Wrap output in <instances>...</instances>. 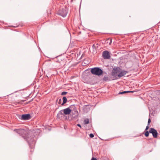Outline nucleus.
<instances>
[{
    "mask_svg": "<svg viewBox=\"0 0 160 160\" xmlns=\"http://www.w3.org/2000/svg\"><path fill=\"white\" fill-rule=\"evenodd\" d=\"M91 72L92 74L97 76H100L103 73V71L99 67L91 68Z\"/></svg>",
    "mask_w": 160,
    "mask_h": 160,
    "instance_id": "1",
    "label": "nucleus"
},
{
    "mask_svg": "<svg viewBox=\"0 0 160 160\" xmlns=\"http://www.w3.org/2000/svg\"><path fill=\"white\" fill-rule=\"evenodd\" d=\"M121 69L119 67H114L112 71V75L114 77L118 78Z\"/></svg>",
    "mask_w": 160,
    "mask_h": 160,
    "instance_id": "2",
    "label": "nucleus"
},
{
    "mask_svg": "<svg viewBox=\"0 0 160 160\" xmlns=\"http://www.w3.org/2000/svg\"><path fill=\"white\" fill-rule=\"evenodd\" d=\"M71 115L73 118H77L78 116V112L76 108L74 106L72 108V111L70 113Z\"/></svg>",
    "mask_w": 160,
    "mask_h": 160,
    "instance_id": "3",
    "label": "nucleus"
},
{
    "mask_svg": "<svg viewBox=\"0 0 160 160\" xmlns=\"http://www.w3.org/2000/svg\"><path fill=\"white\" fill-rule=\"evenodd\" d=\"M68 13V10L67 9L64 7L63 8H62V9L60 10L58 12V14L62 16L63 17H65Z\"/></svg>",
    "mask_w": 160,
    "mask_h": 160,
    "instance_id": "4",
    "label": "nucleus"
},
{
    "mask_svg": "<svg viewBox=\"0 0 160 160\" xmlns=\"http://www.w3.org/2000/svg\"><path fill=\"white\" fill-rule=\"evenodd\" d=\"M26 140L30 145H34L36 142L35 139L34 138L33 136L30 137L28 136L26 139Z\"/></svg>",
    "mask_w": 160,
    "mask_h": 160,
    "instance_id": "5",
    "label": "nucleus"
},
{
    "mask_svg": "<svg viewBox=\"0 0 160 160\" xmlns=\"http://www.w3.org/2000/svg\"><path fill=\"white\" fill-rule=\"evenodd\" d=\"M74 107V105H71L68 108L63 109L64 111V113L65 115L69 114L71 112L72 107Z\"/></svg>",
    "mask_w": 160,
    "mask_h": 160,
    "instance_id": "6",
    "label": "nucleus"
},
{
    "mask_svg": "<svg viewBox=\"0 0 160 160\" xmlns=\"http://www.w3.org/2000/svg\"><path fill=\"white\" fill-rule=\"evenodd\" d=\"M31 118V116L30 114H22L21 115L20 118L23 120H27Z\"/></svg>",
    "mask_w": 160,
    "mask_h": 160,
    "instance_id": "7",
    "label": "nucleus"
},
{
    "mask_svg": "<svg viewBox=\"0 0 160 160\" xmlns=\"http://www.w3.org/2000/svg\"><path fill=\"white\" fill-rule=\"evenodd\" d=\"M102 56L104 59H109L110 58V53L107 51H105L103 52Z\"/></svg>",
    "mask_w": 160,
    "mask_h": 160,
    "instance_id": "8",
    "label": "nucleus"
},
{
    "mask_svg": "<svg viewBox=\"0 0 160 160\" xmlns=\"http://www.w3.org/2000/svg\"><path fill=\"white\" fill-rule=\"evenodd\" d=\"M149 132L150 133H152L153 135V136L154 138H156L157 137L158 132L156 130L153 128H150V130L149 131Z\"/></svg>",
    "mask_w": 160,
    "mask_h": 160,
    "instance_id": "9",
    "label": "nucleus"
},
{
    "mask_svg": "<svg viewBox=\"0 0 160 160\" xmlns=\"http://www.w3.org/2000/svg\"><path fill=\"white\" fill-rule=\"evenodd\" d=\"M127 73H128L127 71L121 69L118 75V78H116V79L120 78L121 77L125 75Z\"/></svg>",
    "mask_w": 160,
    "mask_h": 160,
    "instance_id": "10",
    "label": "nucleus"
},
{
    "mask_svg": "<svg viewBox=\"0 0 160 160\" xmlns=\"http://www.w3.org/2000/svg\"><path fill=\"white\" fill-rule=\"evenodd\" d=\"M15 131L18 133L20 135H23V134H26V131L23 129H18L14 130Z\"/></svg>",
    "mask_w": 160,
    "mask_h": 160,
    "instance_id": "11",
    "label": "nucleus"
},
{
    "mask_svg": "<svg viewBox=\"0 0 160 160\" xmlns=\"http://www.w3.org/2000/svg\"><path fill=\"white\" fill-rule=\"evenodd\" d=\"M64 114L63 110H61L58 112L57 117L58 118L60 119L62 117V116L64 115Z\"/></svg>",
    "mask_w": 160,
    "mask_h": 160,
    "instance_id": "12",
    "label": "nucleus"
},
{
    "mask_svg": "<svg viewBox=\"0 0 160 160\" xmlns=\"http://www.w3.org/2000/svg\"><path fill=\"white\" fill-rule=\"evenodd\" d=\"M103 80L105 81H110V79L108 76H106L104 77Z\"/></svg>",
    "mask_w": 160,
    "mask_h": 160,
    "instance_id": "13",
    "label": "nucleus"
},
{
    "mask_svg": "<svg viewBox=\"0 0 160 160\" xmlns=\"http://www.w3.org/2000/svg\"><path fill=\"white\" fill-rule=\"evenodd\" d=\"M62 99L63 102L61 104V105H64L66 102L67 100V98L65 97H63Z\"/></svg>",
    "mask_w": 160,
    "mask_h": 160,
    "instance_id": "14",
    "label": "nucleus"
},
{
    "mask_svg": "<svg viewBox=\"0 0 160 160\" xmlns=\"http://www.w3.org/2000/svg\"><path fill=\"white\" fill-rule=\"evenodd\" d=\"M133 91H124L122 92H120L119 93V94H123L128 92H133Z\"/></svg>",
    "mask_w": 160,
    "mask_h": 160,
    "instance_id": "15",
    "label": "nucleus"
},
{
    "mask_svg": "<svg viewBox=\"0 0 160 160\" xmlns=\"http://www.w3.org/2000/svg\"><path fill=\"white\" fill-rule=\"evenodd\" d=\"M84 124H87L89 123V120L88 119H86L84 120Z\"/></svg>",
    "mask_w": 160,
    "mask_h": 160,
    "instance_id": "16",
    "label": "nucleus"
},
{
    "mask_svg": "<svg viewBox=\"0 0 160 160\" xmlns=\"http://www.w3.org/2000/svg\"><path fill=\"white\" fill-rule=\"evenodd\" d=\"M149 133L148 131H146L145 133V135L146 137H147L149 136Z\"/></svg>",
    "mask_w": 160,
    "mask_h": 160,
    "instance_id": "17",
    "label": "nucleus"
},
{
    "mask_svg": "<svg viewBox=\"0 0 160 160\" xmlns=\"http://www.w3.org/2000/svg\"><path fill=\"white\" fill-rule=\"evenodd\" d=\"M62 99L61 98L60 99H58L57 100V101L58 102V103L59 104H61L62 102Z\"/></svg>",
    "mask_w": 160,
    "mask_h": 160,
    "instance_id": "18",
    "label": "nucleus"
},
{
    "mask_svg": "<svg viewBox=\"0 0 160 160\" xmlns=\"http://www.w3.org/2000/svg\"><path fill=\"white\" fill-rule=\"evenodd\" d=\"M67 93V92H62L61 95H66Z\"/></svg>",
    "mask_w": 160,
    "mask_h": 160,
    "instance_id": "19",
    "label": "nucleus"
},
{
    "mask_svg": "<svg viewBox=\"0 0 160 160\" xmlns=\"http://www.w3.org/2000/svg\"><path fill=\"white\" fill-rule=\"evenodd\" d=\"M89 136L91 138H92L94 137V135L92 133H91L89 135Z\"/></svg>",
    "mask_w": 160,
    "mask_h": 160,
    "instance_id": "20",
    "label": "nucleus"
},
{
    "mask_svg": "<svg viewBox=\"0 0 160 160\" xmlns=\"http://www.w3.org/2000/svg\"><path fill=\"white\" fill-rule=\"evenodd\" d=\"M150 122H151V120L150 118H149L148 120V125H149V123H150Z\"/></svg>",
    "mask_w": 160,
    "mask_h": 160,
    "instance_id": "21",
    "label": "nucleus"
},
{
    "mask_svg": "<svg viewBox=\"0 0 160 160\" xmlns=\"http://www.w3.org/2000/svg\"><path fill=\"white\" fill-rule=\"evenodd\" d=\"M91 160H97V159L96 158L93 157L92 158Z\"/></svg>",
    "mask_w": 160,
    "mask_h": 160,
    "instance_id": "22",
    "label": "nucleus"
},
{
    "mask_svg": "<svg viewBox=\"0 0 160 160\" xmlns=\"http://www.w3.org/2000/svg\"><path fill=\"white\" fill-rule=\"evenodd\" d=\"M148 126H148L146 127V129H145V130L147 131L148 129L149 128V127Z\"/></svg>",
    "mask_w": 160,
    "mask_h": 160,
    "instance_id": "23",
    "label": "nucleus"
},
{
    "mask_svg": "<svg viewBox=\"0 0 160 160\" xmlns=\"http://www.w3.org/2000/svg\"><path fill=\"white\" fill-rule=\"evenodd\" d=\"M79 127H80L81 128V125L80 124H78L77 125Z\"/></svg>",
    "mask_w": 160,
    "mask_h": 160,
    "instance_id": "24",
    "label": "nucleus"
},
{
    "mask_svg": "<svg viewBox=\"0 0 160 160\" xmlns=\"http://www.w3.org/2000/svg\"><path fill=\"white\" fill-rule=\"evenodd\" d=\"M95 45L94 44H93V45H92V48H95Z\"/></svg>",
    "mask_w": 160,
    "mask_h": 160,
    "instance_id": "25",
    "label": "nucleus"
},
{
    "mask_svg": "<svg viewBox=\"0 0 160 160\" xmlns=\"http://www.w3.org/2000/svg\"><path fill=\"white\" fill-rule=\"evenodd\" d=\"M86 61V60H84V62H85Z\"/></svg>",
    "mask_w": 160,
    "mask_h": 160,
    "instance_id": "26",
    "label": "nucleus"
}]
</instances>
